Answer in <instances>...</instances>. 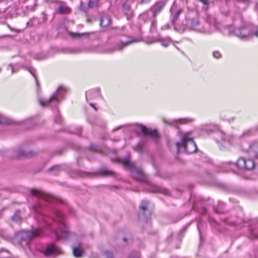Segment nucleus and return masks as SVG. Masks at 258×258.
Masks as SVG:
<instances>
[{
    "label": "nucleus",
    "instance_id": "nucleus-1",
    "mask_svg": "<svg viewBox=\"0 0 258 258\" xmlns=\"http://www.w3.org/2000/svg\"><path fill=\"white\" fill-rule=\"evenodd\" d=\"M31 195L36 198L37 201L32 207V212L41 227H45L52 231L57 239H66L70 234L64 221V216L61 212L55 211L54 217L50 218L43 213L45 204L51 203L53 198L40 190L31 189Z\"/></svg>",
    "mask_w": 258,
    "mask_h": 258
},
{
    "label": "nucleus",
    "instance_id": "nucleus-2",
    "mask_svg": "<svg viewBox=\"0 0 258 258\" xmlns=\"http://www.w3.org/2000/svg\"><path fill=\"white\" fill-rule=\"evenodd\" d=\"M116 161L121 163L125 168L129 169L133 172V176L136 180L147 183L148 186L147 189L149 191L153 192H162L165 195L168 194L167 189L148 182L147 175L141 169L136 168V164L131 161L130 157L122 160L116 159Z\"/></svg>",
    "mask_w": 258,
    "mask_h": 258
},
{
    "label": "nucleus",
    "instance_id": "nucleus-3",
    "mask_svg": "<svg viewBox=\"0 0 258 258\" xmlns=\"http://www.w3.org/2000/svg\"><path fill=\"white\" fill-rule=\"evenodd\" d=\"M180 137L181 142L175 143L178 152H179L181 148H183L187 154H191L196 151L197 147L190 133L181 134Z\"/></svg>",
    "mask_w": 258,
    "mask_h": 258
},
{
    "label": "nucleus",
    "instance_id": "nucleus-4",
    "mask_svg": "<svg viewBox=\"0 0 258 258\" xmlns=\"http://www.w3.org/2000/svg\"><path fill=\"white\" fill-rule=\"evenodd\" d=\"M235 166L240 169L249 170L254 167V163L252 160L240 158L236 164L231 162L223 163L221 164V167L224 171L227 172L232 170V167Z\"/></svg>",
    "mask_w": 258,
    "mask_h": 258
},
{
    "label": "nucleus",
    "instance_id": "nucleus-5",
    "mask_svg": "<svg viewBox=\"0 0 258 258\" xmlns=\"http://www.w3.org/2000/svg\"><path fill=\"white\" fill-rule=\"evenodd\" d=\"M44 232L41 227L33 229L31 231H24L20 232L17 235L18 238L21 239V244L23 243L25 245H28L31 240L36 237L42 236Z\"/></svg>",
    "mask_w": 258,
    "mask_h": 258
},
{
    "label": "nucleus",
    "instance_id": "nucleus-6",
    "mask_svg": "<svg viewBox=\"0 0 258 258\" xmlns=\"http://www.w3.org/2000/svg\"><path fill=\"white\" fill-rule=\"evenodd\" d=\"M66 92V89L62 86H60L56 91V93L53 94L50 98L39 100L40 104L42 106H46L52 102H57L60 99L62 98Z\"/></svg>",
    "mask_w": 258,
    "mask_h": 258
},
{
    "label": "nucleus",
    "instance_id": "nucleus-7",
    "mask_svg": "<svg viewBox=\"0 0 258 258\" xmlns=\"http://www.w3.org/2000/svg\"><path fill=\"white\" fill-rule=\"evenodd\" d=\"M229 31L241 39H246L252 35V33L248 28V25L246 24L242 25L240 28H234L233 27H231L229 28Z\"/></svg>",
    "mask_w": 258,
    "mask_h": 258
},
{
    "label": "nucleus",
    "instance_id": "nucleus-8",
    "mask_svg": "<svg viewBox=\"0 0 258 258\" xmlns=\"http://www.w3.org/2000/svg\"><path fill=\"white\" fill-rule=\"evenodd\" d=\"M60 252V249L53 244L48 245L46 248L43 250V254L46 256L56 255Z\"/></svg>",
    "mask_w": 258,
    "mask_h": 258
},
{
    "label": "nucleus",
    "instance_id": "nucleus-9",
    "mask_svg": "<svg viewBox=\"0 0 258 258\" xmlns=\"http://www.w3.org/2000/svg\"><path fill=\"white\" fill-rule=\"evenodd\" d=\"M166 4V1H160L155 4L151 8L153 16L155 18L163 10Z\"/></svg>",
    "mask_w": 258,
    "mask_h": 258
},
{
    "label": "nucleus",
    "instance_id": "nucleus-10",
    "mask_svg": "<svg viewBox=\"0 0 258 258\" xmlns=\"http://www.w3.org/2000/svg\"><path fill=\"white\" fill-rule=\"evenodd\" d=\"M140 129L141 130L143 134L145 136H149L154 138L157 142L158 139V135L156 130H149L146 126L144 125H140Z\"/></svg>",
    "mask_w": 258,
    "mask_h": 258
},
{
    "label": "nucleus",
    "instance_id": "nucleus-11",
    "mask_svg": "<svg viewBox=\"0 0 258 258\" xmlns=\"http://www.w3.org/2000/svg\"><path fill=\"white\" fill-rule=\"evenodd\" d=\"M58 12L60 14H68L71 12V9L67 5V3L63 2H58Z\"/></svg>",
    "mask_w": 258,
    "mask_h": 258
},
{
    "label": "nucleus",
    "instance_id": "nucleus-12",
    "mask_svg": "<svg viewBox=\"0 0 258 258\" xmlns=\"http://www.w3.org/2000/svg\"><path fill=\"white\" fill-rule=\"evenodd\" d=\"M17 155L19 157H29L33 155L31 151L24 149L23 147H19L17 151Z\"/></svg>",
    "mask_w": 258,
    "mask_h": 258
},
{
    "label": "nucleus",
    "instance_id": "nucleus-13",
    "mask_svg": "<svg viewBox=\"0 0 258 258\" xmlns=\"http://www.w3.org/2000/svg\"><path fill=\"white\" fill-rule=\"evenodd\" d=\"M148 206V202L146 201H142L141 202L139 207L140 211L139 213V216L141 217L142 216H144L145 212L147 211Z\"/></svg>",
    "mask_w": 258,
    "mask_h": 258
},
{
    "label": "nucleus",
    "instance_id": "nucleus-14",
    "mask_svg": "<svg viewBox=\"0 0 258 258\" xmlns=\"http://www.w3.org/2000/svg\"><path fill=\"white\" fill-rule=\"evenodd\" d=\"M111 20L107 15H103L100 19V25L102 27H105L111 24Z\"/></svg>",
    "mask_w": 258,
    "mask_h": 258
},
{
    "label": "nucleus",
    "instance_id": "nucleus-15",
    "mask_svg": "<svg viewBox=\"0 0 258 258\" xmlns=\"http://www.w3.org/2000/svg\"><path fill=\"white\" fill-rule=\"evenodd\" d=\"M98 173L100 175L102 176H114L116 174L114 171L109 170L106 168L100 169Z\"/></svg>",
    "mask_w": 258,
    "mask_h": 258
},
{
    "label": "nucleus",
    "instance_id": "nucleus-16",
    "mask_svg": "<svg viewBox=\"0 0 258 258\" xmlns=\"http://www.w3.org/2000/svg\"><path fill=\"white\" fill-rule=\"evenodd\" d=\"M199 25V21L198 19H189L187 23V27L192 30L195 29Z\"/></svg>",
    "mask_w": 258,
    "mask_h": 258
},
{
    "label": "nucleus",
    "instance_id": "nucleus-17",
    "mask_svg": "<svg viewBox=\"0 0 258 258\" xmlns=\"http://www.w3.org/2000/svg\"><path fill=\"white\" fill-rule=\"evenodd\" d=\"M140 41V40L139 39L136 38L132 40H128L125 42H121L120 44H119L117 46V49H121L122 47L126 46L132 43L139 42Z\"/></svg>",
    "mask_w": 258,
    "mask_h": 258
},
{
    "label": "nucleus",
    "instance_id": "nucleus-18",
    "mask_svg": "<svg viewBox=\"0 0 258 258\" xmlns=\"http://www.w3.org/2000/svg\"><path fill=\"white\" fill-rule=\"evenodd\" d=\"M162 39L160 35H158L156 38H151V40H150L149 42H147L148 43H151L153 42H155L157 41L161 42V44L163 46L166 47L169 45V42H162Z\"/></svg>",
    "mask_w": 258,
    "mask_h": 258
},
{
    "label": "nucleus",
    "instance_id": "nucleus-19",
    "mask_svg": "<svg viewBox=\"0 0 258 258\" xmlns=\"http://www.w3.org/2000/svg\"><path fill=\"white\" fill-rule=\"evenodd\" d=\"M188 121H189L188 119H186V118H183V119H179L178 120H171L170 121H164V122L166 123L170 124L171 125H172L175 126H176V125L177 124L184 123L187 122Z\"/></svg>",
    "mask_w": 258,
    "mask_h": 258
},
{
    "label": "nucleus",
    "instance_id": "nucleus-20",
    "mask_svg": "<svg viewBox=\"0 0 258 258\" xmlns=\"http://www.w3.org/2000/svg\"><path fill=\"white\" fill-rule=\"evenodd\" d=\"M62 170L60 165H55L49 169V172L53 175H57Z\"/></svg>",
    "mask_w": 258,
    "mask_h": 258
},
{
    "label": "nucleus",
    "instance_id": "nucleus-21",
    "mask_svg": "<svg viewBox=\"0 0 258 258\" xmlns=\"http://www.w3.org/2000/svg\"><path fill=\"white\" fill-rule=\"evenodd\" d=\"M216 141L217 143L225 141L224 133L222 131H218L216 133Z\"/></svg>",
    "mask_w": 258,
    "mask_h": 258
},
{
    "label": "nucleus",
    "instance_id": "nucleus-22",
    "mask_svg": "<svg viewBox=\"0 0 258 258\" xmlns=\"http://www.w3.org/2000/svg\"><path fill=\"white\" fill-rule=\"evenodd\" d=\"M73 254L75 257H78L81 256L82 253V250L79 247H73Z\"/></svg>",
    "mask_w": 258,
    "mask_h": 258
},
{
    "label": "nucleus",
    "instance_id": "nucleus-23",
    "mask_svg": "<svg viewBox=\"0 0 258 258\" xmlns=\"http://www.w3.org/2000/svg\"><path fill=\"white\" fill-rule=\"evenodd\" d=\"M144 143L141 142L139 143L134 148L135 151L141 153L143 151Z\"/></svg>",
    "mask_w": 258,
    "mask_h": 258
},
{
    "label": "nucleus",
    "instance_id": "nucleus-24",
    "mask_svg": "<svg viewBox=\"0 0 258 258\" xmlns=\"http://www.w3.org/2000/svg\"><path fill=\"white\" fill-rule=\"evenodd\" d=\"M12 123V121L5 117L0 116V124H10Z\"/></svg>",
    "mask_w": 258,
    "mask_h": 258
},
{
    "label": "nucleus",
    "instance_id": "nucleus-25",
    "mask_svg": "<svg viewBox=\"0 0 258 258\" xmlns=\"http://www.w3.org/2000/svg\"><path fill=\"white\" fill-rule=\"evenodd\" d=\"M181 12H182V10L181 9H180V10H178L173 15L172 20V22L173 25L175 24V23L178 19V17H179L180 14L181 13Z\"/></svg>",
    "mask_w": 258,
    "mask_h": 258
},
{
    "label": "nucleus",
    "instance_id": "nucleus-26",
    "mask_svg": "<svg viewBox=\"0 0 258 258\" xmlns=\"http://www.w3.org/2000/svg\"><path fill=\"white\" fill-rule=\"evenodd\" d=\"M98 0H90L88 3V7L92 8L98 6Z\"/></svg>",
    "mask_w": 258,
    "mask_h": 258
},
{
    "label": "nucleus",
    "instance_id": "nucleus-27",
    "mask_svg": "<svg viewBox=\"0 0 258 258\" xmlns=\"http://www.w3.org/2000/svg\"><path fill=\"white\" fill-rule=\"evenodd\" d=\"M12 220L15 222H19L21 220L20 212H17L11 218Z\"/></svg>",
    "mask_w": 258,
    "mask_h": 258
},
{
    "label": "nucleus",
    "instance_id": "nucleus-28",
    "mask_svg": "<svg viewBox=\"0 0 258 258\" xmlns=\"http://www.w3.org/2000/svg\"><path fill=\"white\" fill-rule=\"evenodd\" d=\"M69 35L72 38H80L83 35H85L86 34L85 33L79 34V33H74V32H70Z\"/></svg>",
    "mask_w": 258,
    "mask_h": 258
},
{
    "label": "nucleus",
    "instance_id": "nucleus-29",
    "mask_svg": "<svg viewBox=\"0 0 258 258\" xmlns=\"http://www.w3.org/2000/svg\"><path fill=\"white\" fill-rule=\"evenodd\" d=\"M56 111L57 112V114L56 115L55 117L54 122L56 123H60L61 122L62 119L58 113V108H56Z\"/></svg>",
    "mask_w": 258,
    "mask_h": 258
},
{
    "label": "nucleus",
    "instance_id": "nucleus-30",
    "mask_svg": "<svg viewBox=\"0 0 258 258\" xmlns=\"http://www.w3.org/2000/svg\"><path fill=\"white\" fill-rule=\"evenodd\" d=\"M157 22L156 20H154L151 23V27L150 29V31L153 32L154 31H156L157 30L156 28Z\"/></svg>",
    "mask_w": 258,
    "mask_h": 258
},
{
    "label": "nucleus",
    "instance_id": "nucleus-31",
    "mask_svg": "<svg viewBox=\"0 0 258 258\" xmlns=\"http://www.w3.org/2000/svg\"><path fill=\"white\" fill-rule=\"evenodd\" d=\"M206 21L209 24H212L215 23V19L210 15H207L206 17Z\"/></svg>",
    "mask_w": 258,
    "mask_h": 258
},
{
    "label": "nucleus",
    "instance_id": "nucleus-32",
    "mask_svg": "<svg viewBox=\"0 0 258 258\" xmlns=\"http://www.w3.org/2000/svg\"><path fill=\"white\" fill-rule=\"evenodd\" d=\"M200 2H201L204 5H205V7L204 8V9L206 10H207L209 5V0H200Z\"/></svg>",
    "mask_w": 258,
    "mask_h": 258
},
{
    "label": "nucleus",
    "instance_id": "nucleus-33",
    "mask_svg": "<svg viewBox=\"0 0 258 258\" xmlns=\"http://www.w3.org/2000/svg\"><path fill=\"white\" fill-rule=\"evenodd\" d=\"M104 254L106 256V258H114L112 253L109 251H105L104 252Z\"/></svg>",
    "mask_w": 258,
    "mask_h": 258
},
{
    "label": "nucleus",
    "instance_id": "nucleus-34",
    "mask_svg": "<svg viewBox=\"0 0 258 258\" xmlns=\"http://www.w3.org/2000/svg\"><path fill=\"white\" fill-rule=\"evenodd\" d=\"M80 9L84 12L87 10V9L83 2H81L80 3Z\"/></svg>",
    "mask_w": 258,
    "mask_h": 258
},
{
    "label": "nucleus",
    "instance_id": "nucleus-35",
    "mask_svg": "<svg viewBox=\"0 0 258 258\" xmlns=\"http://www.w3.org/2000/svg\"><path fill=\"white\" fill-rule=\"evenodd\" d=\"M29 71L30 72V73L33 76V77L35 78V80H36V84L38 86V80L37 79H36V77L35 75V74H34V70L32 68H30L29 69Z\"/></svg>",
    "mask_w": 258,
    "mask_h": 258
},
{
    "label": "nucleus",
    "instance_id": "nucleus-36",
    "mask_svg": "<svg viewBox=\"0 0 258 258\" xmlns=\"http://www.w3.org/2000/svg\"><path fill=\"white\" fill-rule=\"evenodd\" d=\"M213 55V56L216 58H219L221 57V54L219 51H214Z\"/></svg>",
    "mask_w": 258,
    "mask_h": 258
},
{
    "label": "nucleus",
    "instance_id": "nucleus-37",
    "mask_svg": "<svg viewBox=\"0 0 258 258\" xmlns=\"http://www.w3.org/2000/svg\"><path fill=\"white\" fill-rule=\"evenodd\" d=\"M81 132H82V128L81 127H79L78 129H77V131L76 132H74V134H75L76 135H81Z\"/></svg>",
    "mask_w": 258,
    "mask_h": 258
},
{
    "label": "nucleus",
    "instance_id": "nucleus-38",
    "mask_svg": "<svg viewBox=\"0 0 258 258\" xmlns=\"http://www.w3.org/2000/svg\"><path fill=\"white\" fill-rule=\"evenodd\" d=\"M92 90H89L86 92V98L87 99V96L92 93Z\"/></svg>",
    "mask_w": 258,
    "mask_h": 258
},
{
    "label": "nucleus",
    "instance_id": "nucleus-39",
    "mask_svg": "<svg viewBox=\"0 0 258 258\" xmlns=\"http://www.w3.org/2000/svg\"><path fill=\"white\" fill-rule=\"evenodd\" d=\"M214 210L215 211V212L217 213H221L222 212L221 210L219 209L218 208H214Z\"/></svg>",
    "mask_w": 258,
    "mask_h": 258
},
{
    "label": "nucleus",
    "instance_id": "nucleus-40",
    "mask_svg": "<svg viewBox=\"0 0 258 258\" xmlns=\"http://www.w3.org/2000/svg\"><path fill=\"white\" fill-rule=\"evenodd\" d=\"M187 226L184 227L182 230H181L180 233H183L184 232H185V230H186V229L187 228Z\"/></svg>",
    "mask_w": 258,
    "mask_h": 258
},
{
    "label": "nucleus",
    "instance_id": "nucleus-41",
    "mask_svg": "<svg viewBox=\"0 0 258 258\" xmlns=\"http://www.w3.org/2000/svg\"><path fill=\"white\" fill-rule=\"evenodd\" d=\"M254 34L255 36L258 37V28L254 32Z\"/></svg>",
    "mask_w": 258,
    "mask_h": 258
},
{
    "label": "nucleus",
    "instance_id": "nucleus-42",
    "mask_svg": "<svg viewBox=\"0 0 258 258\" xmlns=\"http://www.w3.org/2000/svg\"><path fill=\"white\" fill-rule=\"evenodd\" d=\"M90 106H92V107H93L94 108L95 110H97V109L95 107V104H93V103H90Z\"/></svg>",
    "mask_w": 258,
    "mask_h": 258
},
{
    "label": "nucleus",
    "instance_id": "nucleus-43",
    "mask_svg": "<svg viewBox=\"0 0 258 258\" xmlns=\"http://www.w3.org/2000/svg\"><path fill=\"white\" fill-rule=\"evenodd\" d=\"M255 9L258 11V3H257L255 6Z\"/></svg>",
    "mask_w": 258,
    "mask_h": 258
},
{
    "label": "nucleus",
    "instance_id": "nucleus-44",
    "mask_svg": "<svg viewBox=\"0 0 258 258\" xmlns=\"http://www.w3.org/2000/svg\"><path fill=\"white\" fill-rule=\"evenodd\" d=\"M150 1V0H142V3H146V2H149Z\"/></svg>",
    "mask_w": 258,
    "mask_h": 258
},
{
    "label": "nucleus",
    "instance_id": "nucleus-45",
    "mask_svg": "<svg viewBox=\"0 0 258 258\" xmlns=\"http://www.w3.org/2000/svg\"><path fill=\"white\" fill-rule=\"evenodd\" d=\"M121 128V126H119V127H117V128H116L114 129V130H113V132H115V131H116L118 130L119 128Z\"/></svg>",
    "mask_w": 258,
    "mask_h": 258
},
{
    "label": "nucleus",
    "instance_id": "nucleus-46",
    "mask_svg": "<svg viewBox=\"0 0 258 258\" xmlns=\"http://www.w3.org/2000/svg\"><path fill=\"white\" fill-rule=\"evenodd\" d=\"M3 251L6 252L9 254L8 251L7 250H3V249L1 250V251Z\"/></svg>",
    "mask_w": 258,
    "mask_h": 258
},
{
    "label": "nucleus",
    "instance_id": "nucleus-47",
    "mask_svg": "<svg viewBox=\"0 0 258 258\" xmlns=\"http://www.w3.org/2000/svg\"><path fill=\"white\" fill-rule=\"evenodd\" d=\"M250 131H247V132H245L244 134H250Z\"/></svg>",
    "mask_w": 258,
    "mask_h": 258
},
{
    "label": "nucleus",
    "instance_id": "nucleus-48",
    "mask_svg": "<svg viewBox=\"0 0 258 258\" xmlns=\"http://www.w3.org/2000/svg\"><path fill=\"white\" fill-rule=\"evenodd\" d=\"M10 66L11 67V69L12 70V73H13L14 72H13V69L12 66L11 65H10Z\"/></svg>",
    "mask_w": 258,
    "mask_h": 258
},
{
    "label": "nucleus",
    "instance_id": "nucleus-49",
    "mask_svg": "<svg viewBox=\"0 0 258 258\" xmlns=\"http://www.w3.org/2000/svg\"><path fill=\"white\" fill-rule=\"evenodd\" d=\"M0 258H1V257H0ZM2 258H9V256H7L6 257H2Z\"/></svg>",
    "mask_w": 258,
    "mask_h": 258
},
{
    "label": "nucleus",
    "instance_id": "nucleus-50",
    "mask_svg": "<svg viewBox=\"0 0 258 258\" xmlns=\"http://www.w3.org/2000/svg\"><path fill=\"white\" fill-rule=\"evenodd\" d=\"M96 148V147H94H94H93V148L92 147V149H93V150H95Z\"/></svg>",
    "mask_w": 258,
    "mask_h": 258
},
{
    "label": "nucleus",
    "instance_id": "nucleus-51",
    "mask_svg": "<svg viewBox=\"0 0 258 258\" xmlns=\"http://www.w3.org/2000/svg\"><path fill=\"white\" fill-rule=\"evenodd\" d=\"M123 239V240H124V241H126V239H125V238H124Z\"/></svg>",
    "mask_w": 258,
    "mask_h": 258
},
{
    "label": "nucleus",
    "instance_id": "nucleus-52",
    "mask_svg": "<svg viewBox=\"0 0 258 258\" xmlns=\"http://www.w3.org/2000/svg\"><path fill=\"white\" fill-rule=\"evenodd\" d=\"M223 204H220V207H221L222 206Z\"/></svg>",
    "mask_w": 258,
    "mask_h": 258
},
{
    "label": "nucleus",
    "instance_id": "nucleus-53",
    "mask_svg": "<svg viewBox=\"0 0 258 258\" xmlns=\"http://www.w3.org/2000/svg\"><path fill=\"white\" fill-rule=\"evenodd\" d=\"M168 39L169 40V42H170V39L169 38H168Z\"/></svg>",
    "mask_w": 258,
    "mask_h": 258
},
{
    "label": "nucleus",
    "instance_id": "nucleus-54",
    "mask_svg": "<svg viewBox=\"0 0 258 258\" xmlns=\"http://www.w3.org/2000/svg\"><path fill=\"white\" fill-rule=\"evenodd\" d=\"M29 24H30V22H28V23H27V25H29Z\"/></svg>",
    "mask_w": 258,
    "mask_h": 258
},
{
    "label": "nucleus",
    "instance_id": "nucleus-55",
    "mask_svg": "<svg viewBox=\"0 0 258 258\" xmlns=\"http://www.w3.org/2000/svg\"><path fill=\"white\" fill-rule=\"evenodd\" d=\"M99 90H96V91H97V92H99Z\"/></svg>",
    "mask_w": 258,
    "mask_h": 258
}]
</instances>
